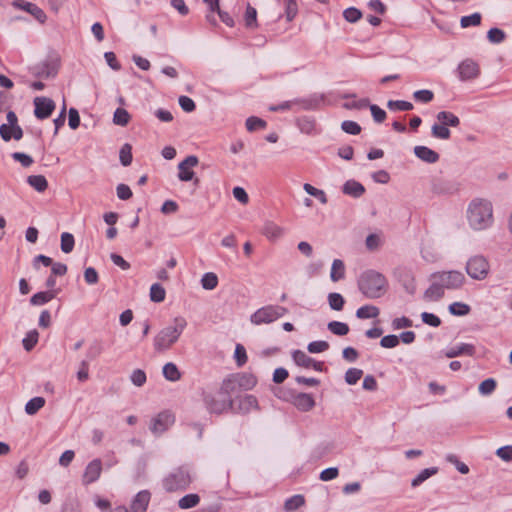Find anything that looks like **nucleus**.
I'll return each mask as SVG.
<instances>
[{
	"label": "nucleus",
	"mask_w": 512,
	"mask_h": 512,
	"mask_svg": "<svg viewBox=\"0 0 512 512\" xmlns=\"http://www.w3.org/2000/svg\"><path fill=\"white\" fill-rule=\"evenodd\" d=\"M466 218L472 230H487L494 222L492 203L487 199H473L468 205Z\"/></svg>",
	"instance_id": "nucleus-1"
},
{
	"label": "nucleus",
	"mask_w": 512,
	"mask_h": 512,
	"mask_svg": "<svg viewBox=\"0 0 512 512\" xmlns=\"http://www.w3.org/2000/svg\"><path fill=\"white\" fill-rule=\"evenodd\" d=\"M236 390L235 381L227 378L223 381L221 388L214 394H205L204 403L210 413L221 414L228 409H234V402L231 398Z\"/></svg>",
	"instance_id": "nucleus-2"
},
{
	"label": "nucleus",
	"mask_w": 512,
	"mask_h": 512,
	"mask_svg": "<svg viewBox=\"0 0 512 512\" xmlns=\"http://www.w3.org/2000/svg\"><path fill=\"white\" fill-rule=\"evenodd\" d=\"M388 282L386 277L375 271L367 270L358 279V288L369 299H377L385 294Z\"/></svg>",
	"instance_id": "nucleus-3"
},
{
	"label": "nucleus",
	"mask_w": 512,
	"mask_h": 512,
	"mask_svg": "<svg viewBox=\"0 0 512 512\" xmlns=\"http://www.w3.org/2000/svg\"><path fill=\"white\" fill-rule=\"evenodd\" d=\"M187 322L183 317H176L173 325L163 328L154 338V348L156 351H165L169 349L183 333Z\"/></svg>",
	"instance_id": "nucleus-4"
},
{
	"label": "nucleus",
	"mask_w": 512,
	"mask_h": 512,
	"mask_svg": "<svg viewBox=\"0 0 512 512\" xmlns=\"http://www.w3.org/2000/svg\"><path fill=\"white\" fill-rule=\"evenodd\" d=\"M191 481L188 467L181 466L169 473L163 479L162 485L167 492L184 491L189 487Z\"/></svg>",
	"instance_id": "nucleus-5"
},
{
	"label": "nucleus",
	"mask_w": 512,
	"mask_h": 512,
	"mask_svg": "<svg viewBox=\"0 0 512 512\" xmlns=\"http://www.w3.org/2000/svg\"><path fill=\"white\" fill-rule=\"evenodd\" d=\"M287 312L288 309L283 306L267 305L256 310L250 316V321L254 325L270 324L284 316Z\"/></svg>",
	"instance_id": "nucleus-6"
},
{
	"label": "nucleus",
	"mask_w": 512,
	"mask_h": 512,
	"mask_svg": "<svg viewBox=\"0 0 512 512\" xmlns=\"http://www.w3.org/2000/svg\"><path fill=\"white\" fill-rule=\"evenodd\" d=\"M466 272L474 280H484L490 271L489 261L483 255H474L466 263Z\"/></svg>",
	"instance_id": "nucleus-7"
},
{
	"label": "nucleus",
	"mask_w": 512,
	"mask_h": 512,
	"mask_svg": "<svg viewBox=\"0 0 512 512\" xmlns=\"http://www.w3.org/2000/svg\"><path fill=\"white\" fill-rule=\"evenodd\" d=\"M430 278L437 279L444 289L449 290L459 289L465 283L464 274L457 270L436 272Z\"/></svg>",
	"instance_id": "nucleus-8"
},
{
	"label": "nucleus",
	"mask_w": 512,
	"mask_h": 512,
	"mask_svg": "<svg viewBox=\"0 0 512 512\" xmlns=\"http://www.w3.org/2000/svg\"><path fill=\"white\" fill-rule=\"evenodd\" d=\"M59 67V59L57 57L50 56L44 61L31 67L30 71L32 75L37 78L49 79L56 77Z\"/></svg>",
	"instance_id": "nucleus-9"
},
{
	"label": "nucleus",
	"mask_w": 512,
	"mask_h": 512,
	"mask_svg": "<svg viewBox=\"0 0 512 512\" xmlns=\"http://www.w3.org/2000/svg\"><path fill=\"white\" fill-rule=\"evenodd\" d=\"M199 160L196 156L190 155L187 156L183 161L178 164V178L180 181L188 182L194 180V184L198 185L199 179L194 178L195 173L192 170L193 167L197 166Z\"/></svg>",
	"instance_id": "nucleus-10"
},
{
	"label": "nucleus",
	"mask_w": 512,
	"mask_h": 512,
	"mask_svg": "<svg viewBox=\"0 0 512 512\" xmlns=\"http://www.w3.org/2000/svg\"><path fill=\"white\" fill-rule=\"evenodd\" d=\"M34 115L39 120L47 119L55 110V102L48 97H35L33 100Z\"/></svg>",
	"instance_id": "nucleus-11"
},
{
	"label": "nucleus",
	"mask_w": 512,
	"mask_h": 512,
	"mask_svg": "<svg viewBox=\"0 0 512 512\" xmlns=\"http://www.w3.org/2000/svg\"><path fill=\"white\" fill-rule=\"evenodd\" d=\"M394 276L408 294L413 295L416 292L415 277L411 269L406 267L396 268Z\"/></svg>",
	"instance_id": "nucleus-12"
},
{
	"label": "nucleus",
	"mask_w": 512,
	"mask_h": 512,
	"mask_svg": "<svg viewBox=\"0 0 512 512\" xmlns=\"http://www.w3.org/2000/svg\"><path fill=\"white\" fill-rule=\"evenodd\" d=\"M174 421L175 417L171 412L162 411L152 419L150 430L155 435L162 434L174 423Z\"/></svg>",
	"instance_id": "nucleus-13"
},
{
	"label": "nucleus",
	"mask_w": 512,
	"mask_h": 512,
	"mask_svg": "<svg viewBox=\"0 0 512 512\" xmlns=\"http://www.w3.org/2000/svg\"><path fill=\"white\" fill-rule=\"evenodd\" d=\"M457 72L461 81H469L478 77L480 69L476 62L466 59L458 65Z\"/></svg>",
	"instance_id": "nucleus-14"
},
{
	"label": "nucleus",
	"mask_w": 512,
	"mask_h": 512,
	"mask_svg": "<svg viewBox=\"0 0 512 512\" xmlns=\"http://www.w3.org/2000/svg\"><path fill=\"white\" fill-rule=\"evenodd\" d=\"M102 462L100 459H94L88 463L83 474V484L89 485L97 481L101 475Z\"/></svg>",
	"instance_id": "nucleus-15"
},
{
	"label": "nucleus",
	"mask_w": 512,
	"mask_h": 512,
	"mask_svg": "<svg viewBox=\"0 0 512 512\" xmlns=\"http://www.w3.org/2000/svg\"><path fill=\"white\" fill-rule=\"evenodd\" d=\"M151 500V493L148 490L139 491L131 501L130 512H146Z\"/></svg>",
	"instance_id": "nucleus-16"
},
{
	"label": "nucleus",
	"mask_w": 512,
	"mask_h": 512,
	"mask_svg": "<svg viewBox=\"0 0 512 512\" xmlns=\"http://www.w3.org/2000/svg\"><path fill=\"white\" fill-rule=\"evenodd\" d=\"M291 402L298 410L303 412H308L315 406L312 395L302 392L292 395Z\"/></svg>",
	"instance_id": "nucleus-17"
},
{
	"label": "nucleus",
	"mask_w": 512,
	"mask_h": 512,
	"mask_svg": "<svg viewBox=\"0 0 512 512\" xmlns=\"http://www.w3.org/2000/svg\"><path fill=\"white\" fill-rule=\"evenodd\" d=\"M13 6L15 8L26 11L40 23H44L46 21L47 17H46L45 12L34 3H31V2L19 3V2L15 1V2H13Z\"/></svg>",
	"instance_id": "nucleus-18"
},
{
	"label": "nucleus",
	"mask_w": 512,
	"mask_h": 512,
	"mask_svg": "<svg viewBox=\"0 0 512 512\" xmlns=\"http://www.w3.org/2000/svg\"><path fill=\"white\" fill-rule=\"evenodd\" d=\"M431 190L435 194H452L457 191V186L445 179L435 178L432 180Z\"/></svg>",
	"instance_id": "nucleus-19"
},
{
	"label": "nucleus",
	"mask_w": 512,
	"mask_h": 512,
	"mask_svg": "<svg viewBox=\"0 0 512 512\" xmlns=\"http://www.w3.org/2000/svg\"><path fill=\"white\" fill-rule=\"evenodd\" d=\"M414 154L417 158L429 164L436 163L440 158L439 154L436 151L430 149L427 146L422 145L414 147Z\"/></svg>",
	"instance_id": "nucleus-20"
},
{
	"label": "nucleus",
	"mask_w": 512,
	"mask_h": 512,
	"mask_svg": "<svg viewBox=\"0 0 512 512\" xmlns=\"http://www.w3.org/2000/svg\"><path fill=\"white\" fill-rule=\"evenodd\" d=\"M475 346L473 344L461 343L453 346L445 352L447 358H455L461 355L474 356Z\"/></svg>",
	"instance_id": "nucleus-21"
},
{
	"label": "nucleus",
	"mask_w": 512,
	"mask_h": 512,
	"mask_svg": "<svg viewBox=\"0 0 512 512\" xmlns=\"http://www.w3.org/2000/svg\"><path fill=\"white\" fill-rule=\"evenodd\" d=\"M342 192L353 198H360L365 193V187L356 180H347L342 186Z\"/></svg>",
	"instance_id": "nucleus-22"
},
{
	"label": "nucleus",
	"mask_w": 512,
	"mask_h": 512,
	"mask_svg": "<svg viewBox=\"0 0 512 512\" xmlns=\"http://www.w3.org/2000/svg\"><path fill=\"white\" fill-rule=\"evenodd\" d=\"M262 233L270 241H276L284 235V229L272 221H267L263 226Z\"/></svg>",
	"instance_id": "nucleus-23"
},
{
	"label": "nucleus",
	"mask_w": 512,
	"mask_h": 512,
	"mask_svg": "<svg viewBox=\"0 0 512 512\" xmlns=\"http://www.w3.org/2000/svg\"><path fill=\"white\" fill-rule=\"evenodd\" d=\"M431 285L424 292V297L432 301H438L444 296V288L437 279H431Z\"/></svg>",
	"instance_id": "nucleus-24"
},
{
	"label": "nucleus",
	"mask_w": 512,
	"mask_h": 512,
	"mask_svg": "<svg viewBox=\"0 0 512 512\" xmlns=\"http://www.w3.org/2000/svg\"><path fill=\"white\" fill-rule=\"evenodd\" d=\"M297 127L302 133L307 135H316L318 133L315 120L308 116L298 118Z\"/></svg>",
	"instance_id": "nucleus-25"
},
{
	"label": "nucleus",
	"mask_w": 512,
	"mask_h": 512,
	"mask_svg": "<svg viewBox=\"0 0 512 512\" xmlns=\"http://www.w3.org/2000/svg\"><path fill=\"white\" fill-rule=\"evenodd\" d=\"M253 409H258V400L254 395L247 394L239 399L238 412L249 413Z\"/></svg>",
	"instance_id": "nucleus-26"
},
{
	"label": "nucleus",
	"mask_w": 512,
	"mask_h": 512,
	"mask_svg": "<svg viewBox=\"0 0 512 512\" xmlns=\"http://www.w3.org/2000/svg\"><path fill=\"white\" fill-rule=\"evenodd\" d=\"M436 119L439 123L444 124L447 127H458L460 125L459 117L449 111L438 112Z\"/></svg>",
	"instance_id": "nucleus-27"
},
{
	"label": "nucleus",
	"mask_w": 512,
	"mask_h": 512,
	"mask_svg": "<svg viewBox=\"0 0 512 512\" xmlns=\"http://www.w3.org/2000/svg\"><path fill=\"white\" fill-rule=\"evenodd\" d=\"M233 380L235 381V385H238L244 390H250L257 384V378L249 373H242L238 375L237 380Z\"/></svg>",
	"instance_id": "nucleus-28"
},
{
	"label": "nucleus",
	"mask_w": 512,
	"mask_h": 512,
	"mask_svg": "<svg viewBox=\"0 0 512 512\" xmlns=\"http://www.w3.org/2000/svg\"><path fill=\"white\" fill-rule=\"evenodd\" d=\"M57 294V291H41L35 293L30 298L31 305L34 306H40L48 303L50 300H52Z\"/></svg>",
	"instance_id": "nucleus-29"
},
{
	"label": "nucleus",
	"mask_w": 512,
	"mask_h": 512,
	"mask_svg": "<svg viewBox=\"0 0 512 512\" xmlns=\"http://www.w3.org/2000/svg\"><path fill=\"white\" fill-rule=\"evenodd\" d=\"M345 277V265L340 259H334L332 262L330 278L333 282L342 280Z\"/></svg>",
	"instance_id": "nucleus-30"
},
{
	"label": "nucleus",
	"mask_w": 512,
	"mask_h": 512,
	"mask_svg": "<svg viewBox=\"0 0 512 512\" xmlns=\"http://www.w3.org/2000/svg\"><path fill=\"white\" fill-rule=\"evenodd\" d=\"M27 183L40 193L48 188V181L43 175H30L27 178Z\"/></svg>",
	"instance_id": "nucleus-31"
},
{
	"label": "nucleus",
	"mask_w": 512,
	"mask_h": 512,
	"mask_svg": "<svg viewBox=\"0 0 512 512\" xmlns=\"http://www.w3.org/2000/svg\"><path fill=\"white\" fill-rule=\"evenodd\" d=\"M295 103H301L303 108L304 109H313L315 107V105L312 103V101H307V100H294V101H284L283 103L279 104V105H275V106H271L270 107V110L271 111H283V110H288L292 107L293 104Z\"/></svg>",
	"instance_id": "nucleus-32"
},
{
	"label": "nucleus",
	"mask_w": 512,
	"mask_h": 512,
	"mask_svg": "<svg viewBox=\"0 0 512 512\" xmlns=\"http://www.w3.org/2000/svg\"><path fill=\"white\" fill-rule=\"evenodd\" d=\"M292 359L296 365L304 368H311V365L313 363V358L308 356L302 350H294L292 352Z\"/></svg>",
	"instance_id": "nucleus-33"
},
{
	"label": "nucleus",
	"mask_w": 512,
	"mask_h": 512,
	"mask_svg": "<svg viewBox=\"0 0 512 512\" xmlns=\"http://www.w3.org/2000/svg\"><path fill=\"white\" fill-rule=\"evenodd\" d=\"M162 372L164 378L171 382L178 381L181 378L180 371L178 370L177 366L172 362L166 363L163 366Z\"/></svg>",
	"instance_id": "nucleus-34"
},
{
	"label": "nucleus",
	"mask_w": 512,
	"mask_h": 512,
	"mask_svg": "<svg viewBox=\"0 0 512 512\" xmlns=\"http://www.w3.org/2000/svg\"><path fill=\"white\" fill-rule=\"evenodd\" d=\"M304 504H305L304 496L300 495V494H296V495H293L292 497L286 499V501L284 503V510L286 512H292V511L299 509Z\"/></svg>",
	"instance_id": "nucleus-35"
},
{
	"label": "nucleus",
	"mask_w": 512,
	"mask_h": 512,
	"mask_svg": "<svg viewBox=\"0 0 512 512\" xmlns=\"http://www.w3.org/2000/svg\"><path fill=\"white\" fill-rule=\"evenodd\" d=\"M379 308L373 305H364L357 309L356 317L359 319L376 318L379 315Z\"/></svg>",
	"instance_id": "nucleus-36"
},
{
	"label": "nucleus",
	"mask_w": 512,
	"mask_h": 512,
	"mask_svg": "<svg viewBox=\"0 0 512 512\" xmlns=\"http://www.w3.org/2000/svg\"><path fill=\"white\" fill-rule=\"evenodd\" d=\"M45 403L46 401L43 397H34L26 403L25 412L28 415H35L42 407H44Z\"/></svg>",
	"instance_id": "nucleus-37"
},
{
	"label": "nucleus",
	"mask_w": 512,
	"mask_h": 512,
	"mask_svg": "<svg viewBox=\"0 0 512 512\" xmlns=\"http://www.w3.org/2000/svg\"><path fill=\"white\" fill-rule=\"evenodd\" d=\"M431 134L434 138L448 140L451 137L449 127L441 123H435L431 128Z\"/></svg>",
	"instance_id": "nucleus-38"
},
{
	"label": "nucleus",
	"mask_w": 512,
	"mask_h": 512,
	"mask_svg": "<svg viewBox=\"0 0 512 512\" xmlns=\"http://www.w3.org/2000/svg\"><path fill=\"white\" fill-rule=\"evenodd\" d=\"M166 291L159 283H154L150 287V299L155 303H160L165 300Z\"/></svg>",
	"instance_id": "nucleus-39"
},
{
	"label": "nucleus",
	"mask_w": 512,
	"mask_h": 512,
	"mask_svg": "<svg viewBox=\"0 0 512 512\" xmlns=\"http://www.w3.org/2000/svg\"><path fill=\"white\" fill-rule=\"evenodd\" d=\"M327 299H328L329 306L332 310L341 311L343 309L344 304H345V299L340 293H337V292L329 293Z\"/></svg>",
	"instance_id": "nucleus-40"
},
{
	"label": "nucleus",
	"mask_w": 512,
	"mask_h": 512,
	"mask_svg": "<svg viewBox=\"0 0 512 512\" xmlns=\"http://www.w3.org/2000/svg\"><path fill=\"white\" fill-rule=\"evenodd\" d=\"M130 114L124 108H117L113 115V123L118 126H126L130 121Z\"/></svg>",
	"instance_id": "nucleus-41"
},
{
	"label": "nucleus",
	"mask_w": 512,
	"mask_h": 512,
	"mask_svg": "<svg viewBox=\"0 0 512 512\" xmlns=\"http://www.w3.org/2000/svg\"><path fill=\"white\" fill-rule=\"evenodd\" d=\"M438 472L436 467L426 468L422 470L411 482L412 487H417L422 484L429 477L435 475Z\"/></svg>",
	"instance_id": "nucleus-42"
},
{
	"label": "nucleus",
	"mask_w": 512,
	"mask_h": 512,
	"mask_svg": "<svg viewBox=\"0 0 512 512\" xmlns=\"http://www.w3.org/2000/svg\"><path fill=\"white\" fill-rule=\"evenodd\" d=\"M201 285L205 290H213L218 285V277L213 272L205 273L201 278Z\"/></svg>",
	"instance_id": "nucleus-43"
},
{
	"label": "nucleus",
	"mask_w": 512,
	"mask_h": 512,
	"mask_svg": "<svg viewBox=\"0 0 512 512\" xmlns=\"http://www.w3.org/2000/svg\"><path fill=\"white\" fill-rule=\"evenodd\" d=\"M329 331L337 336H344L349 332V326L340 321H331L327 325Z\"/></svg>",
	"instance_id": "nucleus-44"
},
{
	"label": "nucleus",
	"mask_w": 512,
	"mask_h": 512,
	"mask_svg": "<svg viewBox=\"0 0 512 512\" xmlns=\"http://www.w3.org/2000/svg\"><path fill=\"white\" fill-rule=\"evenodd\" d=\"M448 310L454 316H465L469 314L471 308L466 303L454 302L449 305Z\"/></svg>",
	"instance_id": "nucleus-45"
},
{
	"label": "nucleus",
	"mask_w": 512,
	"mask_h": 512,
	"mask_svg": "<svg viewBox=\"0 0 512 512\" xmlns=\"http://www.w3.org/2000/svg\"><path fill=\"white\" fill-rule=\"evenodd\" d=\"M246 129L249 132H254L259 129H264L267 126L266 121L263 119L256 117V116H250L246 119Z\"/></svg>",
	"instance_id": "nucleus-46"
},
{
	"label": "nucleus",
	"mask_w": 512,
	"mask_h": 512,
	"mask_svg": "<svg viewBox=\"0 0 512 512\" xmlns=\"http://www.w3.org/2000/svg\"><path fill=\"white\" fill-rule=\"evenodd\" d=\"M75 245L74 236L69 232H63L61 234V250L68 254L73 251Z\"/></svg>",
	"instance_id": "nucleus-47"
},
{
	"label": "nucleus",
	"mask_w": 512,
	"mask_h": 512,
	"mask_svg": "<svg viewBox=\"0 0 512 512\" xmlns=\"http://www.w3.org/2000/svg\"><path fill=\"white\" fill-rule=\"evenodd\" d=\"M200 502V497L197 494H187L183 496L179 502L178 505L181 509H189L192 507H195Z\"/></svg>",
	"instance_id": "nucleus-48"
},
{
	"label": "nucleus",
	"mask_w": 512,
	"mask_h": 512,
	"mask_svg": "<svg viewBox=\"0 0 512 512\" xmlns=\"http://www.w3.org/2000/svg\"><path fill=\"white\" fill-rule=\"evenodd\" d=\"M303 189L309 195L317 198L322 204H326L327 203L328 199H327V196H326V194H325V192L323 190L315 188L314 186H312L311 184H308V183L304 184Z\"/></svg>",
	"instance_id": "nucleus-49"
},
{
	"label": "nucleus",
	"mask_w": 512,
	"mask_h": 512,
	"mask_svg": "<svg viewBox=\"0 0 512 512\" xmlns=\"http://www.w3.org/2000/svg\"><path fill=\"white\" fill-rule=\"evenodd\" d=\"M497 382L493 378H487L484 381H482L478 387L479 393L481 395L487 396L494 392L496 389Z\"/></svg>",
	"instance_id": "nucleus-50"
},
{
	"label": "nucleus",
	"mask_w": 512,
	"mask_h": 512,
	"mask_svg": "<svg viewBox=\"0 0 512 512\" xmlns=\"http://www.w3.org/2000/svg\"><path fill=\"white\" fill-rule=\"evenodd\" d=\"M387 107L392 111H409L413 109V104L404 100H389Z\"/></svg>",
	"instance_id": "nucleus-51"
},
{
	"label": "nucleus",
	"mask_w": 512,
	"mask_h": 512,
	"mask_svg": "<svg viewBox=\"0 0 512 512\" xmlns=\"http://www.w3.org/2000/svg\"><path fill=\"white\" fill-rule=\"evenodd\" d=\"M119 159L123 166H129L132 162V147L130 144L125 143L119 153Z\"/></svg>",
	"instance_id": "nucleus-52"
},
{
	"label": "nucleus",
	"mask_w": 512,
	"mask_h": 512,
	"mask_svg": "<svg viewBox=\"0 0 512 512\" xmlns=\"http://www.w3.org/2000/svg\"><path fill=\"white\" fill-rule=\"evenodd\" d=\"M481 14L478 12H475L468 16H463L460 20L461 27L467 28L470 26H478L481 23Z\"/></svg>",
	"instance_id": "nucleus-53"
},
{
	"label": "nucleus",
	"mask_w": 512,
	"mask_h": 512,
	"mask_svg": "<svg viewBox=\"0 0 512 512\" xmlns=\"http://www.w3.org/2000/svg\"><path fill=\"white\" fill-rule=\"evenodd\" d=\"M488 40L493 44L502 43L506 39V33L499 28H491L487 33Z\"/></svg>",
	"instance_id": "nucleus-54"
},
{
	"label": "nucleus",
	"mask_w": 512,
	"mask_h": 512,
	"mask_svg": "<svg viewBox=\"0 0 512 512\" xmlns=\"http://www.w3.org/2000/svg\"><path fill=\"white\" fill-rule=\"evenodd\" d=\"M363 376V371L358 368H349L345 373V381L349 385H355Z\"/></svg>",
	"instance_id": "nucleus-55"
},
{
	"label": "nucleus",
	"mask_w": 512,
	"mask_h": 512,
	"mask_svg": "<svg viewBox=\"0 0 512 512\" xmlns=\"http://www.w3.org/2000/svg\"><path fill=\"white\" fill-rule=\"evenodd\" d=\"M38 332L32 330L27 333L25 338L22 340L23 347L26 351H31L38 342Z\"/></svg>",
	"instance_id": "nucleus-56"
},
{
	"label": "nucleus",
	"mask_w": 512,
	"mask_h": 512,
	"mask_svg": "<svg viewBox=\"0 0 512 512\" xmlns=\"http://www.w3.org/2000/svg\"><path fill=\"white\" fill-rule=\"evenodd\" d=\"M245 24L248 28H254L257 26V11L250 4H248L246 8Z\"/></svg>",
	"instance_id": "nucleus-57"
},
{
	"label": "nucleus",
	"mask_w": 512,
	"mask_h": 512,
	"mask_svg": "<svg viewBox=\"0 0 512 512\" xmlns=\"http://www.w3.org/2000/svg\"><path fill=\"white\" fill-rule=\"evenodd\" d=\"M343 17L347 22L355 23L362 17V12L355 7H349L343 11Z\"/></svg>",
	"instance_id": "nucleus-58"
},
{
	"label": "nucleus",
	"mask_w": 512,
	"mask_h": 512,
	"mask_svg": "<svg viewBox=\"0 0 512 512\" xmlns=\"http://www.w3.org/2000/svg\"><path fill=\"white\" fill-rule=\"evenodd\" d=\"M341 129L350 135H358L361 132V126L357 122L351 120L343 121L341 123Z\"/></svg>",
	"instance_id": "nucleus-59"
},
{
	"label": "nucleus",
	"mask_w": 512,
	"mask_h": 512,
	"mask_svg": "<svg viewBox=\"0 0 512 512\" xmlns=\"http://www.w3.org/2000/svg\"><path fill=\"white\" fill-rule=\"evenodd\" d=\"M329 349V343L327 341L318 340L310 342L307 346V350L310 353H322Z\"/></svg>",
	"instance_id": "nucleus-60"
},
{
	"label": "nucleus",
	"mask_w": 512,
	"mask_h": 512,
	"mask_svg": "<svg viewBox=\"0 0 512 512\" xmlns=\"http://www.w3.org/2000/svg\"><path fill=\"white\" fill-rule=\"evenodd\" d=\"M234 358L238 367H242L247 362V353L243 345L237 344L235 347Z\"/></svg>",
	"instance_id": "nucleus-61"
},
{
	"label": "nucleus",
	"mask_w": 512,
	"mask_h": 512,
	"mask_svg": "<svg viewBox=\"0 0 512 512\" xmlns=\"http://www.w3.org/2000/svg\"><path fill=\"white\" fill-rule=\"evenodd\" d=\"M130 379L135 386L141 387L146 383L147 377L146 373L142 369H135L132 372Z\"/></svg>",
	"instance_id": "nucleus-62"
},
{
	"label": "nucleus",
	"mask_w": 512,
	"mask_h": 512,
	"mask_svg": "<svg viewBox=\"0 0 512 512\" xmlns=\"http://www.w3.org/2000/svg\"><path fill=\"white\" fill-rule=\"evenodd\" d=\"M413 97L418 102L429 103L433 100L434 93L431 90L422 89L414 92Z\"/></svg>",
	"instance_id": "nucleus-63"
},
{
	"label": "nucleus",
	"mask_w": 512,
	"mask_h": 512,
	"mask_svg": "<svg viewBox=\"0 0 512 512\" xmlns=\"http://www.w3.org/2000/svg\"><path fill=\"white\" fill-rule=\"evenodd\" d=\"M103 351V347L100 341L95 340L93 343L90 344L88 350H87V358L89 360H93L97 358Z\"/></svg>",
	"instance_id": "nucleus-64"
}]
</instances>
